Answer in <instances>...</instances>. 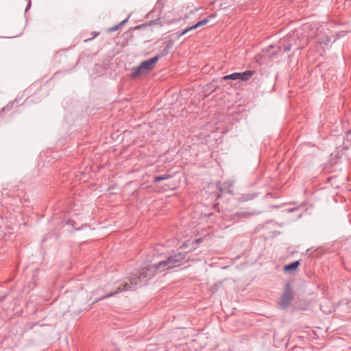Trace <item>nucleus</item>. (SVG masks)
<instances>
[{"label": "nucleus", "instance_id": "nucleus-5", "mask_svg": "<svg viewBox=\"0 0 351 351\" xmlns=\"http://www.w3.org/2000/svg\"><path fill=\"white\" fill-rule=\"evenodd\" d=\"M154 65V58L143 61L141 64L132 69V75L134 77H140L149 73Z\"/></svg>", "mask_w": 351, "mask_h": 351}, {"label": "nucleus", "instance_id": "nucleus-8", "mask_svg": "<svg viewBox=\"0 0 351 351\" xmlns=\"http://www.w3.org/2000/svg\"><path fill=\"white\" fill-rule=\"evenodd\" d=\"M208 22V19H204L200 21H199L198 23H197L196 24L185 29L184 30H183L182 32L179 33L178 34V36H181L182 35H184L186 34L187 32H189V31L191 30H193V29H195L196 28H197L199 26H202V25H206L207 23Z\"/></svg>", "mask_w": 351, "mask_h": 351}, {"label": "nucleus", "instance_id": "nucleus-4", "mask_svg": "<svg viewBox=\"0 0 351 351\" xmlns=\"http://www.w3.org/2000/svg\"><path fill=\"white\" fill-rule=\"evenodd\" d=\"M298 38L299 34L298 33L293 32L289 34L286 37L280 40V47H283L285 51H289L294 45L297 46V49H300L303 44H298V40L300 42Z\"/></svg>", "mask_w": 351, "mask_h": 351}, {"label": "nucleus", "instance_id": "nucleus-3", "mask_svg": "<svg viewBox=\"0 0 351 351\" xmlns=\"http://www.w3.org/2000/svg\"><path fill=\"white\" fill-rule=\"evenodd\" d=\"M309 36L315 37L318 43L324 45H327L332 40L330 29L322 25L319 27L312 26Z\"/></svg>", "mask_w": 351, "mask_h": 351}, {"label": "nucleus", "instance_id": "nucleus-2", "mask_svg": "<svg viewBox=\"0 0 351 351\" xmlns=\"http://www.w3.org/2000/svg\"><path fill=\"white\" fill-rule=\"evenodd\" d=\"M186 259V255L182 253H177L170 256L167 259L159 261L155 264V270L160 271L176 267L182 265Z\"/></svg>", "mask_w": 351, "mask_h": 351}, {"label": "nucleus", "instance_id": "nucleus-12", "mask_svg": "<svg viewBox=\"0 0 351 351\" xmlns=\"http://www.w3.org/2000/svg\"><path fill=\"white\" fill-rule=\"evenodd\" d=\"M168 53H169V49H167V47H165V48L162 50L161 55H156V56H155V59H154L155 64L157 62V61H158L160 58H162V56H166Z\"/></svg>", "mask_w": 351, "mask_h": 351}, {"label": "nucleus", "instance_id": "nucleus-13", "mask_svg": "<svg viewBox=\"0 0 351 351\" xmlns=\"http://www.w3.org/2000/svg\"><path fill=\"white\" fill-rule=\"evenodd\" d=\"M346 141L348 142H351V129L348 130L346 134Z\"/></svg>", "mask_w": 351, "mask_h": 351}, {"label": "nucleus", "instance_id": "nucleus-10", "mask_svg": "<svg viewBox=\"0 0 351 351\" xmlns=\"http://www.w3.org/2000/svg\"><path fill=\"white\" fill-rule=\"evenodd\" d=\"M300 265V262L298 261H294L285 265L283 268L285 272H289L292 271H295L297 269Z\"/></svg>", "mask_w": 351, "mask_h": 351}, {"label": "nucleus", "instance_id": "nucleus-9", "mask_svg": "<svg viewBox=\"0 0 351 351\" xmlns=\"http://www.w3.org/2000/svg\"><path fill=\"white\" fill-rule=\"evenodd\" d=\"M233 182L230 180L223 182V184L219 186V190L221 192H227L229 193H232V188Z\"/></svg>", "mask_w": 351, "mask_h": 351}, {"label": "nucleus", "instance_id": "nucleus-14", "mask_svg": "<svg viewBox=\"0 0 351 351\" xmlns=\"http://www.w3.org/2000/svg\"><path fill=\"white\" fill-rule=\"evenodd\" d=\"M119 27H119V24H118V25H115V26H113V27H112L111 28H110V29H109V31H110V32H114V31L117 30Z\"/></svg>", "mask_w": 351, "mask_h": 351}, {"label": "nucleus", "instance_id": "nucleus-15", "mask_svg": "<svg viewBox=\"0 0 351 351\" xmlns=\"http://www.w3.org/2000/svg\"><path fill=\"white\" fill-rule=\"evenodd\" d=\"M154 24H155V25H158V24L160 25H162V23H161V21H160V19H155Z\"/></svg>", "mask_w": 351, "mask_h": 351}, {"label": "nucleus", "instance_id": "nucleus-19", "mask_svg": "<svg viewBox=\"0 0 351 351\" xmlns=\"http://www.w3.org/2000/svg\"><path fill=\"white\" fill-rule=\"evenodd\" d=\"M295 208L289 209V210H288V211H289V213H291V212H292V211L295 210Z\"/></svg>", "mask_w": 351, "mask_h": 351}, {"label": "nucleus", "instance_id": "nucleus-11", "mask_svg": "<svg viewBox=\"0 0 351 351\" xmlns=\"http://www.w3.org/2000/svg\"><path fill=\"white\" fill-rule=\"evenodd\" d=\"M170 176L169 175L165 174L162 176H155V184L159 182L167 180L169 178ZM156 190V186H155V191Z\"/></svg>", "mask_w": 351, "mask_h": 351}, {"label": "nucleus", "instance_id": "nucleus-17", "mask_svg": "<svg viewBox=\"0 0 351 351\" xmlns=\"http://www.w3.org/2000/svg\"><path fill=\"white\" fill-rule=\"evenodd\" d=\"M349 147H350V143H348L345 144L344 149H347L349 148Z\"/></svg>", "mask_w": 351, "mask_h": 351}, {"label": "nucleus", "instance_id": "nucleus-18", "mask_svg": "<svg viewBox=\"0 0 351 351\" xmlns=\"http://www.w3.org/2000/svg\"><path fill=\"white\" fill-rule=\"evenodd\" d=\"M343 35H344V33H343V32H341V34H340V33H339V34H336V36H337V37H340V36H343Z\"/></svg>", "mask_w": 351, "mask_h": 351}, {"label": "nucleus", "instance_id": "nucleus-1", "mask_svg": "<svg viewBox=\"0 0 351 351\" xmlns=\"http://www.w3.org/2000/svg\"><path fill=\"white\" fill-rule=\"evenodd\" d=\"M154 275V271L152 267L149 268H142L136 276L134 275L127 278V281L123 282L114 291H110L103 295L100 298L96 299L95 302H98L106 298H109L114 295L115 294L128 291H133L136 289L138 286L146 285L148 280H150Z\"/></svg>", "mask_w": 351, "mask_h": 351}, {"label": "nucleus", "instance_id": "nucleus-7", "mask_svg": "<svg viewBox=\"0 0 351 351\" xmlns=\"http://www.w3.org/2000/svg\"><path fill=\"white\" fill-rule=\"evenodd\" d=\"M254 73V71H246L243 73H234L223 77V80H236L240 79L243 81L249 80Z\"/></svg>", "mask_w": 351, "mask_h": 351}, {"label": "nucleus", "instance_id": "nucleus-16", "mask_svg": "<svg viewBox=\"0 0 351 351\" xmlns=\"http://www.w3.org/2000/svg\"><path fill=\"white\" fill-rule=\"evenodd\" d=\"M128 18H127L126 19H125V20L122 21L121 22H120L119 23V27H122L128 21Z\"/></svg>", "mask_w": 351, "mask_h": 351}, {"label": "nucleus", "instance_id": "nucleus-6", "mask_svg": "<svg viewBox=\"0 0 351 351\" xmlns=\"http://www.w3.org/2000/svg\"><path fill=\"white\" fill-rule=\"evenodd\" d=\"M293 300V291L291 284L287 282L285 286V289L281 298L279 301V305L282 308H287Z\"/></svg>", "mask_w": 351, "mask_h": 351}]
</instances>
